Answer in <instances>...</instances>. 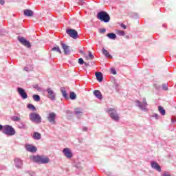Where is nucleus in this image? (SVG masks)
Segmentation results:
<instances>
[{
  "mask_svg": "<svg viewBox=\"0 0 176 176\" xmlns=\"http://www.w3.org/2000/svg\"><path fill=\"white\" fill-rule=\"evenodd\" d=\"M32 160L38 164H47L50 162V159L45 155H34L32 157Z\"/></svg>",
  "mask_w": 176,
  "mask_h": 176,
  "instance_id": "f257e3e1",
  "label": "nucleus"
},
{
  "mask_svg": "<svg viewBox=\"0 0 176 176\" xmlns=\"http://www.w3.org/2000/svg\"><path fill=\"white\" fill-rule=\"evenodd\" d=\"M97 19L100 20V21H103V23H109L111 21V16L109 14L105 11H100L98 13Z\"/></svg>",
  "mask_w": 176,
  "mask_h": 176,
  "instance_id": "f03ea898",
  "label": "nucleus"
},
{
  "mask_svg": "<svg viewBox=\"0 0 176 176\" xmlns=\"http://www.w3.org/2000/svg\"><path fill=\"white\" fill-rule=\"evenodd\" d=\"M110 118L115 122H119L120 117H119V114L118 111H116V109L109 108L107 111Z\"/></svg>",
  "mask_w": 176,
  "mask_h": 176,
  "instance_id": "7ed1b4c3",
  "label": "nucleus"
},
{
  "mask_svg": "<svg viewBox=\"0 0 176 176\" xmlns=\"http://www.w3.org/2000/svg\"><path fill=\"white\" fill-rule=\"evenodd\" d=\"M3 134H6L9 136L14 135V134H16V131L13 127H12V126L5 125L3 126Z\"/></svg>",
  "mask_w": 176,
  "mask_h": 176,
  "instance_id": "20e7f679",
  "label": "nucleus"
},
{
  "mask_svg": "<svg viewBox=\"0 0 176 176\" xmlns=\"http://www.w3.org/2000/svg\"><path fill=\"white\" fill-rule=\"evenodd\" d=\"M29 118L34 123H42V117L38 113H31Z\"/></svg>",
  "mask_w": 176,
  "mask_h": 176,
  "instance_id": "39448f33",
  "label": "nucleus"
},
{
  "mask_svg": "<svg viewBox=\"0 0 176 176\" xmlns=\"http://www.w3.org/2000/svg\"><path fill=\"white\" fill-rule=\"evenodd\" d=\"M142 102L140 100H136V106L139 107L142 111H148V109H146V107H148V102H146V99L145 98H142Z\"/></svg>",
  "mask_w": 176,
  "mask_h": 176,
  "instance_id": "423d86ee",
  "label": "nucleus"
},
{
  "mask_svg": "<svg viewBox=\"0 0 176 176\" xmlns=\"http://www.w3.org/2000/svg\"><path fill=\"white\" fill-rule=\"evenodd\" d=\"M45 91L47 93V98H49V100H50L51 101H56V92H54V91L52 89V88H47Z\"/></svg>",
  "mask_w": 176,
  "mask_h": 176,
  "instance_id": "0eeeda50",
  "label": "nucleus"
},
{
  "mask_svg": "<svg viewBox=\"0 0 176 176\" xmlns=\"http://www.w3.org/2000/svg\"><path fill=\"white\" fill-rule=\"evenodd\" d=\"M66 33L70 38H73V39H76L78 36V32L75 30L73 29H67L66 30Z\"/></svg>",
  "mask_w": 176,
  "mask_h": 176,
  "instance_id": "6e6552de",
  "label": "nucleus"
},
{
  "mask_svg": "<svg viewBox=\"0 0 176 176\" xmlns=\"http://www.w3.org/2000/svg\"><path fill=\"white\" fill-rule=\"evenodd\" d=\"M63 153L67 159H71L72 158V156H74V154L72 153V151H71V148H65L63 150Z\"/></svg>",
  "mask_w": 176,
  "mask_h": 176,
  "instance_id": "1a4fd4ad",
  "label": "nucleus"
},
{
  "mask_svg": "<svg viewBox=\"0 0 176 176\" xmlns=\"http://www.w3.org/2000/svg\"><path fill=\"white\" fill-rule=\"evenodd\" d=\"M18 41H19L20 43H21V45H23V46H25L28 48L31 47V43H30V41H27V39H25V38L19 36Z\"/></svg>",
  "mask_w": 176,
  "mask_h": 176,
  "instance_id": "9d476101",
  "label": "nucleus"
},
{
  "mask_svg": "<svg viewBox=\"0 0 176 176\" xmlns=\"http://www.w3.org/2000/svg\"><path fill=\"white\" fill-rule=\"evenodd\" d=\"M17 91L23 100H27V98H28V95H27V92H25V90H24V89L21 87H18Z\"/></svg>",
  "mask_w": 176,
  "mask_h": 176,
  "instance_id": "9b49d317",
  "label": "nucleus"
},
{
  "mask_svg": "<svg viewBox=\"0 0 176 176\" xmlns=\"http://www.w3.org/2000/svg\"><path fill=\"white\" fill-rule=\"evenodd\" d=\"M56 113L51 112L48 114L47 120L51 124H56Z\"/></svg>",
  "mask_w": 176,
  "mask_h": 176,
  "instance_id": "f8f14e48",
  "label": "nucleus"
},
{
  "mask_svg": "<svg viewBox=\"0 0 176 176\" xmlns=\"http://www.w3.org/2000/svg\"><path fill=\"white\" fill-rule=\"evenodd\" d=\"M151 166L153 168V170H156L157 171H159V173L162 171V167H160V165H158L156 162L152 161L151 162Z\"/></svg>",
  "mask_w": 176,
  "mask_h": 176,
  "instance_id": "ddd939ff",
  "label": "nucleus"
},
{
  "mask_svg": "<svg viewBox=\"0 0 176 176\" xmlns=\"http://www.w3.org/2000/svg\"><path fill=\"white\" fill-rule=\"evenodd\" d=\"M14 164L16 168H23V160L20 158H15Z\"/></svg>",
  "mask_w": 176,
  "mask_h": 176,
  "instance_id": "4468645a",
  "label": "nucleus"
},
{
  "mask_svg": "<svg viewBox=\"0 0 176 176\" xmlns=\"http://www.w3.org/2000/svg\"><path fill=\"white\" fill-rule=\"evenodd\" d=\"M60 45L62 46V49H63L64 50L65 54H69V53L71 52V50H69V46L67 45V44L64 43H60Z\"/></svg>",
  "mask_w": 176,
  "mask_h": 176,
  "instance_id": "2eb2a0df",
  "label": "nucleus"
},
{
  "mask_svg": "<svg viewBox=\"0 0 176 176\" xmlns=\"http://www.w3.org/2000/svg\"><path fill=\"white\" fill-rule=\"evenodd\" d=\"M26 150L28 152H31L32 153H34V152H36V147L31 145V144H28L26 145Z\"/></svg>",
  "mask_w": 176,
  "mask_h": 176,
  "instance_id": "dca6fc26",
  "label": "nucleus"
},
{
  "mask_svg": "<svg viewBox=\"0 0 176 176\" xmlns=\"http://www.w3.org/2000/svg\"><path fill=\"white\" fill-rule=\"evenodd\" d=\"M94 95L96 98H98V100H101L102 98V94H101V92L98 90H95L94 91Z\"/></svg>",
  "mask_w": 176,
  "mask_h": 176,
  "instance_id": "f3484780",
  "label": "nucleus"
},
{
  "mask_svg": "<svg viewBox=\"0 0 176 176\" xmlns=\"http://www.w3.org/2000/svg\"><path fill=\"white\" fill-rule=\"evenodd\" d=\"M24 14H25V16L31 17V16H34V12H32V10H25Z\"/></svg>",
  "mask_w": 176,
  "mask_h": 176,
  "instance_id": "a211bd4d",
  "label": "nucleus"
},
{
  "mask_svg": "<svg viewBox=\"0 0 176 176\" xmlns=\"http://www.w3.org/2000/svg\"><path fill=\"white\" fill-rule=\"evenodd\" d=\"M96 77L97 78V80H98V82H102V73L101 72H97L96 73Z\"/></svg>",
  "mask_w": 176,
  "mask_h": 176,
  "instance_id": "6ab92c4d",
  "label": "nucleus"
},
{
  "mask_svg": "<svg viewBox=\"0 0 176 176\" xmlns=\"http://www.w3.org/2000/svg\"><path fill=\"white\" fill-rule=\"evenodd\" d=\"M60 91H61L62 96H63V97H64V98H68V94H67V91H65V87H61Z\"/></svg>",
  "mask_w": 176,
  "mask_h": 176,
  "instance_id": "aec40b11",
  "label": "nucleus"
},
{
  "mask_svg": "<svg viewBox=\"0 0 176 176\" xmlns=\"http://www.w3.org/2000/svg\"><path fill=\"white\" fill-rule=\"evenodd\" d=\"M102 52L103 53V54L105 56V57H108L109 58H112V56H111V54H109V52H108L107 50L105 49H102Z\"/></svg>",
  "mask_w": 176,
  "mask_h": 176,
  "instance_id": "412c9836",
  "label": "nucleus"
},
{
  "mask_svg": "<svg viewBox=\"0 0 176 176\" xmlns=\"http://www.w3.org/2000/svg\"><path fill=\"white\" fill-rule=\"evenodd\" d=\"M41 133H38V132H34L33 133V138L34 140H41Z\"/></svg>",
  "mask_w": 176,
  "mask_h": 176,
  "instance_id": "4be33fe9",
  "label": "nucleus"
},
{
  "mask_svg": "<svg viewBox=\"0 0 176 176\" xmlns=\"http://www.w3.org/2000/svg\"><path fill=\"white\" fill-rule=\"evenodd\" d=\"M158 111L161 113V115H162V116H164V115H166V110H164V109H163V107H162L161 106L158 107Z\"/></svg>",
  "mask_w": 176,
  "mask_h": 176,
  "instance_id": "5701e85b",
  "label": "nucleus"
},
{
  "mask_svg": "<svg viewBox=\"0 0 176 176\" xmlns=\"http://www.w3.org/2000/svg\"><path fill=\"white\" fill-rule=\"evenodd\" d=\"M74 113L76 115H82V113H83V110L82 109H75Z\"/></svg>",
  "mask_w": 176,
  "mask_h": 176,
  "instance_id": "b1692460",
  "label": "nucleus"
},
{
  "mask_svg": "<svg viewBox=\"0 0 176 176\" xmlns=\"http://www.w3.org/2000/svg\"><path fill=\"white\" fill-rule=\"evenodd\" d=\"M107 37L109 38V39H116V34L114 33H109L107 34Z\"/></svg>",
  "mask_w": 176,
  "mask_h": 176,
  "instance_id": "393cba45",
  "label": "nucleus"
},
{
  "mask_svg": "<svg viewBox=\"0 0 176 176\" xmlns=\"http://www.w3.org/2000/svg\"><path fill=\"white\" fill-rule=\"evenodd\" d=\"M52 50L53 52H57V53L61 54V50H60V47L58 46V45L54 47L52 49Z\"/></svg>",
  "mask_w": 176,
  "mask_h": 176,
  "instance_id": "a878e982",
  "label": "nucleus"
},
{
  "mask_svg": "<svg viewBox=\"0 0 176 176\" xmlns=\"http://www.w3.org/2000/svg\"><path fill=\"white\" fill-rule=\"evenodd\" d=\"M116 34L117 35H119L120 36H124L125 35V33H124V31L123 30H116Z\"/></svg>",
  "mask_w": 176,
  "mask_h": 176,
  "instance_id": "bb28decb",
  "label": "nucleus"
},
{
  "mask_svg": "<svg viewBox=\"0 0 176 176\" xmlns=\"http://www.w3.org/2000/svg\"><path fill=\"white\" fill-rule=\"evenodd\" d=\"M70 100H76V94L75 92H70Z\"/></svg>",
  "mask_w": 176,
  "mask_h": 176,
  "instance_id": "cd10ccee",
  "label": "nucleus"
},
{
  "mask_svg": "<svg viewBox=\"0 0 176 176\" xmlns=\"http://www.w3.org/2000/svg\"><path fill=\"white\" fill-rule=\"evenodd\" d=\"M33 100L38 102L41 101V96H39V95H33Z\"/></svg>",
  "mask_w": 176,
  "mask_h": 176,
  "instance_id": "c85d7f7f",
  "label": "nucleus"
},
{
  "mask_svg": "<svg viewBox=\"0 0 176 176\" xmlns=\"http://www.w3.org/2000/svg\"><path fill=\"white\" fill-rule=\"evenodd\" d=\"M28 109H31L32 111H36V108L32 104H28Z\"/></svg>",
  "mask_w": 176,
  "mask_h": 176,
  "instance_id": "c756f323",
  "label": "nucleus"
},
{
  "mask_svg": "<svg viewBox=\"0 0 176 176\" xmlns=\"http://www.w3.org/2000/svg\"><path fill=\"white\" fill-rule=\"evenodd\" d=\"M89 55L88 56H87V60H93V58H94V56H93V54L91 53V52L89 51Z\"/></svg>",
  "mask_w": 176,
  "mask_h": 176,
  "instance_id": "7c9ffc66",
  "label": "nucleus"
},
{
  "mask_svg": "<svg viewBox=\"0 0 176 176\" xmlns=\"http://www.w3.org/2000/svg\"><path fill=\"white\" fill-rule=\"evenodd\" d=\"M12 120L14 122H20V117H17L16 116L12 117Z\"/></svg>",
  "mask_w": 176,
  "mask_h": 176,
  "instance_id": "2f4dec72",
  "label": "nucleus"
},
{
  "mask_svg": "<svg viewBox=\"0 0 176 176\" xmlns=\"http://www.w3.org/2000/svg\"><path fill=\"white\" fill-rule=\"evenodd\" d=\"M161 176H171V175L168 172L164 171V173H162Z\"/></svg>",
  "mask_w": 176,
  "mask_h": 176,
  "instance_id": "473e14b6",
  "label": "nucleus"
},
{
  "mask_svg": "<svg viewBox=\"0 0 176 176\" xmlns=\"http://www.w3.org/2000/svg\"><path fill=\"white\" fill-rule=\"evenodd\" d=\"M162 90H165V91L168 90V87H167V84H163L162 85Z\"/></svg>",
  "mask_w": 176,
  "mask_h": 176,
  "instance_id": "72a5a7b5",
  "label": "nucleus"
},
{
  "mask_svg": "<svg viewBox=\"0 0 176 176\" xmlns=\"http://www.w3.org/2000/svg\"><path fill=\"white\" fill-rule=\"evenodd\" d=\"M78 63H80V65H83V64L85 63V61L83 60V58H80L78 59Z\"/></svg>",
  "mask_w": 176,
  "mask_h": 176,
  "instance_id": "f704fd0d",
  "label": "nucleus"
},
{
  "mask_svg": "<svg viewBox=\"0 0 176 176\" xmlns=\"http://www.w3.org/2000/svg\"><path fill=\"white\" fill-rule=\"evenodd\" d=\"M114 87H116V90H118V87H119V83L116 81H114Z\"/></svg>",
  "mask_w": 176,
  "mask_h": 176,
  "instance_id": "c9c22d12",
  "label": "nucleus"
},
{
  "mask_svg": "<svg viewBox=\"0 0 176 176\" xmlns=\"http://www.w3.org/2000/svg\"><path fill=\"white\" fill-rule=\"evenodd\" d=\"M24 71H25L26 72H30V71H31V69L30 68V67L27 66L24 68Z\"/></svg>",
  "mask_w": 176,
  "mask_h": 176,
  "instance_id": "e433bc0d",
  "label": "nucleus"
},
{
  "mask_svg": "<svg viewBox=\"0 0 176 176\" xmlns=\"http://www.w3.org/2000/svg\"><path fill=\"white\" fill-rule=\"evenodd\" d=\"M111 72L113 75H116V70L115 69H111Z\"/></svg>",
  "mask_w": 176,
  "mask_h": 176,
  "instance_id": "4c0bfd02",
  "label": "nucleus"
},
{
  "mask_svg": "<svg viewBox=\"0 0 176 176\" xmlns=\"http://www.w3.org/2000/svg\"><path fill=\"white\" fill-rule=\"evenodd\" d=\"M76 167L79 170H82V166H80V163L77 164Z\"/></svg>",
  "mask_w": 176,
  "mask_h": 176,
  "instance_id": "58836bf2",
  "label": "nucleus"
},
{
  "mask_svg": "<svg viewBox=\"0 0 176 176\" xmlns=\"http://www.w3.org/2000/svg\"><path fill=\"white\" fill-rule=\"evenodd\" d=\"M107 31V30H105V29H100V34H104V32Z\"/></svg>",
  "mask_w": 176,
  "mask_h": 176,
  "instance_id": "ea45409f",
  "label": "nucleus"
},
{
  "mask_svg": "<svg viewBox=\"0 0 176 176\" xmlns=\"http://www.w3.org/2000/svg\"><path fill=\"white\" fill-rule=\"evenodd\" d=\"M120 27H122V28H123L124 30H126V28H127V26L123 23L120 25Z\"/></svg>",
  "mask_w": 176,
  "mask_h": 176,
  "instance_id": "a19ab883",
  "label": "nucleus"
},
{
  "mask_svg": "<svg viewBox=\"0 0 176 176\" xmlns=\"http://www.w3.org/2000/svg\"><path fill=\"white\" fill-rule=\"evenodd\" d=\"M33 87H34V89H36V90L41 89V88L39 87V86H38V85H34Z\"/></svg>",
  "mask_w": 176,
  "mask_h": 176,
  "instance_id": "79ce46f5",
  "label": "nucleus"
},
{
  "mask_svg": "<svg viewBox=\"0 0 176 176\" xmlns=\"http://www.w3.org/2000/svg\"><path fill=\"white\" fill-rule=\"evenodd\" d=\"M82 130V131H87L88 129L86 126H83Z\"/></svg>",
  "mask_w": 176,
  "mask_h": 176,
  "instance_id": "37998d69",
  "label": "nucleus"
},
{
  "mask_svg": "<svg viewBox=\"0 0 176 176\" xmlns=\"http://www.w3.org/2000/svg\"><path fill=\"white\" fill-rule=\"evenodd\" d=\"M0 5H5V0H0Z\"/></svg>",
  "mask_w": 176,
  "mask_h": 176,
  "instance_id": "c03bdc74",
  "label": "nucleus"
},
{
  "mask_svg": "<svg viewBox=\"0 0 176 176\" xmlns=\"http://www.w3.org/2000/svg\"><path fill=\"white\" fill-rule=\"evenodd\" d=\"M171 122H172V123H175V122H176V118H171Z\"/></svg>",
  "mask_w": 176,
  "mask_h": 176,
  "instance_id": "a18cd8bd",
  "label": "nucleus"
},
{
  "mask_svg": "<svg viewBox=\"0 0 176 176\" xmlns=\"http://www.w3.org/2000/svg\"><path fill=\"white\" fill-rule=\"evenodd\" d=\"M154 118H155V119H159V115L157 113L154 114Z\"/></svg>",
  "mask_w": 176,
  "mask_h": 176,
  "instance_id": "49530a36",
  "label": "nucleus"
},
{
  "mask_svg": "<svg viewBox=\"0 0 176 176\" xmlns=\"http://www.w3.org/2000/svg\"><path fill=\"white\" fill-rule=\"evenodd\" d=\"M2 130V133H3V126L0 124V131Z\"/></svg>",
  "mask_w": 176,
  "mask_h": 176,
  "instance_id": "de8ad7c7",
  "label": "nucleus"
},
{
  "mask_svg": "<svg viewBox=\"0 0 176 176\" xmlns=\"http://www.w3.org/2000/svg\"><path fill=\"white\" fill-rule=\"evenodd\" d=\"M30 175H31V176L35 175V172H30Z\"/></svg>",
  "mask_w": 176,
  "mask_h": 176,
  "instance_id": "09e8293b",
  "label": "nucleus"
},
{
  "mask_svg": "<svg viewBox=\"0 0 176 176\" xmlns=\"http://www.w3.org/2000/svg\"><path fill=\"white\" fill-rule=\"evenodd\" d=\"M84 3H85V2L82 1H80L79 2V5L83 6Z\"/></svg>",
  "mask_w": 176,
  "mask_h": 176,
  "instance_id": "8fccbe9b",
  "label": "nucleus"
},
{
  "mask_svg": "<svg viewBox=\"0 0 176 176\" xmlns=\"http://www.w3.org/2000/svg\"><path fill=\"white\" fill-rule=\"evenodd\" d=\"M80 53H81V54H84L85 55V52L84 51L80 50Z\"/></svg>",
  "mask_w": 176,
  "mask_h": 176,
  "instance_id": "3c124183",
  "label": "nucleus"
}]
</instances>
